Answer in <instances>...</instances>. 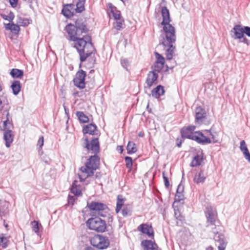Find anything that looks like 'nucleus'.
Wrapping results in <instances>:
<instances>
[{
	"label": "nucleus",
	"instance_id": "nucleus-58",
	"mask_svg": "<svg viewBox=\"0 0 250 250\" xmlns=\"http://www.w3.org/2000/svg\"><path fill=\"white\" fill-rule=\"evenodd\" d=\"M9 115V113H7V114L6 115L8 116Z\"/></svg>",
	"mask_w": 250,
	"mask_h": 250
},
{
	"label": "nucleus",
	"instance_id": "nucleus-36",
	"mask_svg": "<svg viewBox=\"0 0 250 250\" xmlns=\"http://www.w3.org/2000/svg\"><path fill=\"white\" fill-rule=\"evenodd\" d=\"M5 27L6 29H9L11 31H15V32H18L20 30L19 26L13 23H8L6 24Z\"/></svg>",
	"mask_w": 250,
	"mask_h": 250
},
{
	"label": "nucleus",
	"instance_id": "nucleus-15",
	"mask_svg": "<svg viewBox=\"0 0 250 250\" xmlns=\"http://www.w3.org/2000/svg\"><path fill=\"white\" fill-rule=\"evenodd\" d=\"M138 229L143 233L146 234L149 237L152 238L154 237V232L151 225L147 224H143L138 227Z\"/></svg>",
	"mask_w": 250,
	"mask_h": 250
},
{
	"label": "nucleus",
	"instance_id": "nucleus-23",
	"mask_svg": "<svg viewBox=\"0 0 250 250\" xmlns=\"http://www.w3.org/2000/svg\"><path fill=\"white\" fill-rule=\"evenodd\" d=\"M164 87L159 85L152 90L151 95L156 98H159L161 96L164 95Z\"/></svg>",
	"mask_w": 250,
	"mask_h": 250
},
{
	"label": "nucleus",
	"instance_id": "nucleus-52",
	"mask_svg": "<svg viewBox=\"0 0 250 250\" xmlns=\"http://www.w3.org/2000/svg\"><path fill=\"white\" fill-rule=\"evenodd\" d=\"M118 147L120 148L118 150H121V153H122V151H123V148H122V146H119Z\"/></svg>",
	"mask_w": 250,
	"mask_h": 250
},
{
	"label": "nucleus",
	"instance_id": "nucleus-10",
	"mask_svg": "<svg viewBox=\"0 0 250 250\" xmlns=\"http://www.w3.org/2000/svg\"><path fill=\"white\" fill-rule=\"evenodd\" d=\"M206 217L207 218V226H212V229L215 228V222L217 218V213L216 210L212 207L207 208Z\"/></svg>",
	"mask_w": 250,
	"mask_h": 250
},
{
	"label": "nucleus",
	"instance_id": "nucleus-19",
	"mask_svg": "<svg viewBox=\"0 0 250 250\" xmlns=\"http://www.w3.org/2000/svg\"><path fill=\"white\" fill-rule=\"evenodd\" d=\"M214 239L216 242L219 243V245L218 246V249H219V248L221 247H223L224 249L226 248L227 242L223 235L217 233H215Z\"/></svg>",
	"mask_w": 250,
	"mask_h": 250
},
{
	"label": "nucleus",
	"instance_id": "nucleus-31",
	"mask_svg": "<svg viewBox=\"0 0 250 250\" xmlns=\"http://www.w3.org/2000/svg\"><path fill=\"white\" fill-rule=\"evenodd\" d=\"M10 74L14 78H21L23 75V72L18 69H13L10 72Z\"/></svg>",
	"mask_w": 250,
	"mask_h": 250
},
{
	"label": "nucleus",
	"instance_id": "nucleus-55",
	"mask_svg": "<svg viewBox=\"0 0 250 250\" xmlns=\"http://www.w3.org/2000/svg\"><path fill=\"white\" fill-rule=\"evenodd\" d=\"M139 136H141V137H143V133H140L139 134Z\"/></svg>",
	"mask_w": 250,
	"mask_h": 250
},
{
	"label": "nucleus",
	"instance_id": "nucleus-56",
	"mask_svg": "<svg viewBox=\"0 0 250 250\" xmlns=\"http://www.w3.org/2000/svg\"><path fill=\"white\" fill-rule=\"evenodd\" d=\"M225 249H224L223 247L219 248V250H225Z\"/></svg>",
	"mask_w": 250,
	"mask_h": 250
},
{
	"label": "nucleus",
	"instance_id": "nucleus-32",
	"mask_svg": "<svg viewBox=\"0 0 250 250\" xmlns=\"http://www.w3.org/2000/svg\"><path fill=\"white\" fill-rule=\"evenodd\" d=\"M125 200L122 198L121 195H118L117 204H116V212L118 213L121 210L122 207L124 204Z\"/></svg>",
	"mask_w": 250,
	"mask_h": 250
},
{
	"label": "nucleus",
	"instance_id": "nucleus-51",
	"mask_svg": "<svg viewBox=\"0 0 250 250\" xmlns=\"http://www.w3.org/2000/svg\"><path fill=\"white\" fill-rule=\"evenodd\" d=\"M18 0H9V2L13 7H15L18 3Z\"/></svg>",
	"mask_w": 250,
	"mask_h": 250
},
{
	"label": "nucleus",
	"instance_id": "nucleus-30",
	"mask_svg": "<svg viewBox=\"0 0 250 250\" xmlns=\"http://www.w3.org/2000/svg\"><path fill=\"white\" fill-rule=\"evenodd\" d=\"M184 191V186L181 184H179L177 189V193L176 198L179 201L182 200L184 198V195L183 192Z\"/></svg>",
	"mask_w": 250,
	"mask_h": 250
},
{
	"label": "nucleus",
	"instance_id": "nucleus-13",
	"mask_svg": "<svg viewBox=\"0 0 250 250\" xmlns=\"http://www.w3.org/2000/svg\"><path fill=\"white\" fill-rule=\"evenodd\" d=\"M85 147L89 150H91L93 153L96 154L99 151V143L98 138L93 139L90 143H88L87 138L85 139Z\"/></svg>",
	"mask_w": 250,
	"mask_h": 250
},
{
	"label": "nucleus",
	"instance_id": "nucleus-27",
	"mask_svg": "<svg viewBox=\"0 0 250 250\" xmlns=\"http://www.w3.org/2000/svg\"><path fill=\"white\" fill-rule=\"evenodd\" d=\"M13 94L17 95L21 89V83L19 81H14L11 85Z\"/></svg>",
	"mask_w": 250,
	"mask_h": 250
},
{
	"label": "nucleus",
	"instance_id": "nucleus-45",
	"mask_svg": "<svg viewBox=\"0 0 250 250\" xmlns=\"http://www.w3.org/2000/svg\"><path fill=\"white\" fill-rule=\"evenodd\" d=\"M163 177L165 182V185L166 187H168L169 186V183L168 181V178L165 175V173L164 172H163Z\"/></svg>",
	"mask_w": 250,
	"mask_h": 250
},
{
	"label": "nucleus",
	"instance_id": "nucleus-2",
	"mask_svg": "<svg viewBox=\"0 0 250 250\" xmlns=\"http://www.w3.org/2000/svg\"><path fill=\"white\" fill-rule=\"evenodd\" d=\"M100 165V158L96 155L91 156L85 166L82 167L78 173L80 181L75 180L72 185L71 191L75 196L82 195V191L84 189V187L81 185L80 183L84 181L88 177L94 174Z\"/></svg>",
	"mask_w": 250,
	"mask_h": 250
},
{
	"label": "nucleus",
	"instance_id": "nucleus-35",
	"mask_svg": "<svg viewBox=\"0 0 250 250\" xmlns=\"http://www.w3.org/2000/svg\"><path fill=\"white\" fill-rule=\"evenodd\" d=\"M77 116L81 122L86 123L88 121V118L82 112H77Z\"/></svg>",
	"mask_w": 250,
	"mask_h": 250
},
{
	"label": "nucleus",
	"instance_id": "nucleus-41",
	"mask_svg": "<svg viewBox=\"0 0 250 250\" xmlns=\"http://www.w3.org/2000/svg\"><path fill=\"white\" fill-rule=\"evenodd\" d=\"M156 57V62H160L165 64V58L158 53H155Z\"/></svg>",
	"mask_w": 250,
	"mask_h": 250
},
{
	"label": "nucleus",
	"instance_id": "nucleus-21",
	"mask_svg": "<svg viewBox=\"0 0 250 250\" xmlns=\"http://www.w3.org/2000/svg\"><path fill=\"white\" fill-rule=\"evenodd\" d=\"M240 149L243 152L245 158L250 163V153L244 140H243L240 142Z\"/></svg>",
	"mask_w": 250,
	"mask_h": 250
},
{
	"label": "nucleus",
	"instance_id": "nucleus-38",
	"mask_svg": "<svg viewBox=\"0 0 250 250\" xmlns=\"http://www.w3.org/2000/svg\"><path fill=\"white\" fill-rule=\"evenodd\" d=\"M131 212V210L130 208V207L127 206H126L124 208L122 211V215L124 217L130 215Z\"/></svg>",
	"mask_w": 250,
	"mask_h": 250
},
{
	"label": "nucleus",
	"instance_id": "nucleus-57",
	"mask_svg": "<svg viewBox=\"0 0 250 250\" xmlns=\"http://www.w3.org/2000/svg\"><path fill=\"white\" fill-rule=\"evenodd\" d=\"M86 250H93V249L91 248H88Z\"/></svg>",
	"mask_w": 250,
	"mask_h": 250
},
{
	"label": "nucleus",
	"instance_id": "nucleus-33",
	"mask_svg": "<svg viewBox=\"0 0 250 250\" xmlns=\"http://www.w3.org/2000/svg\"><path fill=\"white\" fill-rule=\"evenodd\" d=\"M31 225L33 231H34L37 235L39 234V230L41 228H42V226L36 221H33L31 222Z\"/></svg>",
	"mask_w": 250,
	"mask_h": 250
},
{
	"label": "nucleus",
	"instance_id": "nucleus-11",
	"mask_svg": "<svg viewBox=\"0 0 250 250\" xmlns=\"http://www.w3.org/2000/svg\"><path fill=\"white\" fill-rule=\"evenodd\" d=\"M195 128L196 126L194 125H190L183 127L181 130L182 137L193 140V136H195L196 131H194Z\"/></svg>",
	"mask_w": 250,
	"mask_h": 250
},
{
	"label": "nucleus",
	"instance_id": "nucleus-7",
	"mask_svg": "<svg viewBox=\"0 0 250 250\" xmlns=\"http://www.w3.org/2000/svg\"><path fill=\"white\" fill-rule=\"evenodd\" d=\"M91 244L98 249H106L109 245L108 239L101 235H95L90 240Z\"/></svg>",
	"mask_w": 250,
	"mask_h": 250
},
{
	"label": "nucleus",
	"instance_id": "nucleus-18",
	"mask_svg": "<svg viewBox=\"0 0 250 250\" xmlns=\"http://www.w3.org/2000/svg\"><path fill=\"white\" fill-rule=\"evenodd\" d=\"M158 74L154 71L149 72L146 80V84L148 87H151L153 83L157 80Z\"/></svg>",
	"mask_w": 250,
	"mask_h": 250
},
{
	"label": "nucleus",
	"instance_id": "nucleus-4",
	"mask_svg": "<svg viewBox=\"0 0 250 250\" xmlns=\"http://www.w3.org/2000/svg\"><path fill=\"white\" fill-rule=\"evenodd\" d=\"M193 138L194 141L202 145L214 144L218 142L216 135L210 130H206L203 132L196 131L195 136H193Z\"/></svg>",
	"mask_w": 250,
	"mask_h": 250
},
{
	"label": "nucleus",
	"instance_id": "nucleus-34",
	"mask_svg": "<svg viewBox=\"0 0 250 250\" xmlns=\"http://www.w3.org/2000/svg\"><path fill=\"white\" fill-rule=\"evenodd\" d=\"M29 23L28 19H24L20 17L17 18V23L19 24V26H25L28 25Z\"/></svg>",
	"mask_w": 250,
	"mask_h": 250
},
{
	"label": "nucleus",
	"instance_id": "nucleus-44",
	"mask_svg": "<svg viewBox=\"0 0 250 250\" xmlns=\"http://www.w3.org/2000/svg\"><path fill=\"white\" fill-rule=\"evenodd\" d=\"M44 140L43 136H41L39 138L38 143L37 146H38L40 148H42V146L43 145Z\"/></svg>",
	"mask_w": 250,
	"mask_h": 250
},
{
	"label": "nucleus",
	"instance_id": "nucleus-16",
	"mask_svg": "<svg viewBox=\"0 0 250 250\" xmlns=\"http://www.w3.org/2000/svg\"><path fill=\"white\" fill-rule=\"evenodd\" d=\"M144 250H159L156 243L151 240H144L141 243Z\"/></svg>",
	"mask_w": 250,
	"mask_h": 250
},
{
	"label": "nucleus",
	"instance_id": "nucleus-40",
	"mask_svg": "<svg viewBox=\"0 0 250 250\" xmlns=\"http://www.w3.org/2000/svg\"><path fill=\"white\" fill-rule=\"evenodd\" d=\"M9 240L7 237H6L2 235L1 238V245L3 248H6L8 245Z\"/></svg>",
	"mask_w": 250,
	"mask_h": 250
},
{
	"label": "nucleus",
	"instance_id": "nucleus-47",
	"mask_svg": "<svg viewBox=\"0 0 250 250\" xmlns=\"http://www.w3.org/2000/svg\"><path fill=\"white\" fill-rule=\"evenodd\" d=\"M175 216L177 219L180 221H182L184 220L183 216L181 215L180 212L178 210H175Z\"/></svg>",
	"mask_w": 250,
	"mask_h": 250
},
{
	"label": "nucleus",
	"instance_id": "nucleus-8",
	"mask_svg": "<svg viewBox=\"0 0 250 250\" xmlns=\"http://www.w3.org/2000/svg\"><path fill=\"white\" fill-rule=\"evenodd\" d=\"M88 207L90 210L93 211V213L101 216H104L102 212L107 208L105 205L97 202H91L88 204Z\"/></svg>",
	"mask_w": 250,
	"mask_h": 250
},
{
	"label": "nucleus",
	"instance_id": "nucleus-5",
	"mask_svg": "<svg viewBox=\"0 0 250 250\" xmlns=\"http://www.w3.org/2000/svg\"><path fill=\"white\" fill-rule=\"evenodd\" d=\"M13 125L7 118L0 124V129L4 130V139L7 147H9L13 141L14 134L12 131Z\"/></svg>",
	"mask_w": 250,
	"mask_h": 250
},
{
	"label": "nucleus",
	"instance_id": "nucleus-29",
	"mask_svg": "<svg viewBox=\"0 0 250 250\" xmlns=\"http://www.w3.org/2000/svg\"><path fill=\"white\" fill-rule=\"evenodd\" d=\"M127 151L128 154H133L137 151V147L134 143L129 141L127 146Z\"/></svg>",
	"mask_w": 250,
	"mask_h": 250
},
{
	"label": "nucleus",
	"instance_id": "nucleus-25",
	"mask_svg": "<svg viewBox=\"0 0 250 250\" xmlns=\"http://www.w3.org/2000/svg\"><path fill=\"white\" fill-rule=\"evenodd\" d=\"M203 160V154L197 155L194 157L192 161L190 164V166L192 167H197L201 164Z\"/></svg>",
	"mask_w": 250,
	"mask_h": 250
},
{
	"label": "nucleus",
	"instance_id": "nucleus-43",
	"mask_svg": "<svg viewBox=\"0 0 250 250\" xmlns=\"http://www.w3.org/2000/svg\"><path fill=\"white\" fill-rule=\"evenodd\" d=\"M121 63L123 67L125 69L127 68L129 65V62L127 59L123 58L121 60Z\"/></svg>",
	"mask_w": 250,
	"mask_h": 250
},
{
	"label": "nucleus",
	"instance_id": "nucleus-42",
	"mask_svg": "<svg viewBox=\"0 0 250 250\" xmlns=\"http://www.w3.org/2000/svg\"><path fill=\"white\" fill-rule=\"evenodd\" d=\"M126 166L127 168H130L132 165V161L131 157H126L125 158Z\"/></svg>",
	"mask_w": 250,
	"mask_h": 250
},
{
	"label": "nucleus",
	"instance_id": "nucleus-48",
	"mask_svg": "<svg viewBox=\"0 0 250 250\" xmlns=\"http://www.w3.org/2000/svg\"><path fill=\"white\" fill-rule=\"evenodd\" d=\"M14 18V15L12 13H10L8 16H5V17H3V18L8 21H12Z\"/></svg>",
	"mask_w": 250,
	"mask_h": 250
},
{
	"label": "nucleus",
	"instance_id": "nucleus-49",
	"mask_svg": "<svg viewBox=\"0 0 250 250\" xmlns=\"http://www.w3.org/2000/svg\"><path fill=\"white\" fill-rule=\"evenodd\" d=\"M239 42L245 43L247 45H248L249 44V40L245 37L244 35V37H243V38H242L241 40H239Z\"/></svg>",
	"mask_w": 250,
	"mask_h": 250
},
{
	"label": "nucleus",
	"instance_id": "nucleus-54",
	"mask_svg": "<svg viewBox=\"0 0 250 250\" xmlns=\"http://www.w3.org/2000/svg\"><path fill=\"white\" fill-rule=\"evenodd\" d=\"M1 238H2V235H0V245H1Z\"/></svg>",
	"mask_w": 250,
	"mask_h": 250
},
{
	"label": "nucleus",
	"instance_id": "nucleus-20",
	"mask_svg": "<svg viewBox=\"0 0 250 250\" xmlns=\"http://www.w3.org/2000/svg\"><path fill=\"white\" fill-rule=\"evenodd\" d=\"M161 14L163 17L161 25L169 23L170 21L169 12L166 7L162 8Z\"/></svg>",
	"mask_w": 250,
	"mask_h": 250
},
{
	"label": "nucleus",
	"instance_id": "nucleus-28",
	"mask_svg": "<svg viewBox=\"0 0 250 250\" xmlns=\"http://www.w3.org/2000/svg\"><path fill=\"white\" fill-rule=\"evenodd\" d=\"M115 21H116L113 23L112 30L114 31L115 30L118 31L123 28L124 20L122 19H121L119 20H116Z\"/></svg>",
	"mask_w": 250,
	"mask_h": 250
},
{
	"label": "nucleus",
	"instance_id": "nucleus-39",
	"mask_svg": "<svg viewBox=\"0 0 250 250\" xmlns=\"http://www.w3.org/2000/svg\"><path fill=\"white\" fill-rule=\"evenodd\" d=\"M76 11L77 13H81L84 9L83 3L82 2H77L76 4Z\"/></svg>",
	"mask_w": 250,
	"mask_h": 250
},
{
	"label": "nucleus",
	"instance_id": "nucleus-24",
	"mask_svg": "<svg viewBox=\"0 0 250 250\" xmlns=\"http://www.w3.org/2000/svg\"><path fill=\"white\" fill-rule=\"evenodd\" d=\"M110 5L109 7L111 9L110 17H112L115 20L122 19L120 11L115 6H112L111 4H110Z\"/></svg>",
	"mask_w": 250,
	"mask_h": 250
},
{
	"label": "nucleus",
	"instance_id": "nucleus-37",
	"mask_svg": "<svg viewBox=\"0 0 250 250\" xmlns=\"http://www.w3.org/2000/svg\"><path fill=\"white\" fill-rule=\"evenodd\" d=\"M164 64L160 62H155L153 66V70L156 73H158L161 71L162 68L164 67Z\"/></svg>",
	"mask_w": 250,
	"mask_h": 250
},
{
	"label": "nucleus",
	"instance_id": "nucleus-9",
	"mask_svg": "<svg viewBox=\"0 0 250 250\" xmlns=\"http://www.w3.org/2000/svg\"><path fill=\"white\" fill-rule=\"evenodd\" d=\"M86 72L82 70L78 71L73 79L74 85L80 89L85 87V78Z\"/></svg>",
	"mask_w": 250,
	"mask_h": 250
},
{
	"label": "nucleus",
	"instance_id": "nucleus-6",
	"mask_svg": "<svg viewBox=\"0 0 250 250\" xmlns=\"http://www.w3.org/2000/svg\"><path fill=\"white\" fill-rule=\"evenodd\" d=\"M86 224L89 229L99 232H103L106 229L105 222L99 217L89 219Z\"/></svg>",
	"mask_w": 250,
	"mask_h": 250
},
{
	"label": "nucleus",
	"instance_id": "nucleus-26",
	"mask_svg": "<svg viewBox=\"0 0 250 250\" xmlns=\"http://www.w3.org/2000/svg\"><path fill=\"white\" fill-rule=\"evenodd\" d=\"M96 128L97 126L95 124H90L85 126L83 128V131L84 134H94Z\"/></svg>",
	"mask_w": 250,
	"mask_h": 250
},
{
	"label": "nucleus",
	"instance_id": "nucleus-14",
	"mask_svg": "<svg viewBox=\"0 0 250 250\" xmlns=\"http://www.w3.org/2000/svg\"><path fill=\"white\" fill-rule=\"evenodd\" d=\"M195 123L199 125L203 123L206 117V112L205 110L199 106L197 107L195 111Z\"/></svg>",
	"mask_w": 250,
	"mask_h": 250
},
{
	"label": "nucleus",
	"instance_id": "nucleus-17",
	"mask_svg": "<svg viewBox=\"0 0 250 250\" xmlns=\"http://www.w3.org/2000/svg\"><path fill=\"white\" fill-rule=\"evenodd\" d=\"M74 5L73 4H67L64 6L62 10V13L63 15L68 18L71 17L73 16V9H74Z\"/></svg>",
	"mask_w": 250,
	"mask_h": 250
},
{
	"label": "nucleus",
	"instance_id": "nucleus-1",
	"mask_svg": "<svg viewBox=\"0 0 250 250\" xmlns=\"http://www.w3.org/2000/svg\"><path fill=\"white\" fill-rule=\"evenodd\" d=\"M65 30L69 39L75 42V47L79 52L81 62L85 61L95 50L90 36H83L82 38L80 37L83 33L87 31L86 26L83 24H77L76 26L69 24L66 26Z\"/></svg>",
	"mask_w": 250,
	"mask_h": 250
},
{
	"label": "nucleus",
	"instance_id": "nucleus-46",
	"mask_svg": "<svg viewBox=\"0 0 250 250\" xmlns=\"http://www.w3.org/2000/svg\"><path fill=\"white\" fill-rule=\"evenodd\" d=\"M244 34H246L248 36L250 37V27L249 26H243Z\"/></svg>",
	"mask_w": 250,
	"mask_h": 250
},
{
	"label": "nucleus",
	"instance_id": "nucleus-22",
	"mask_svg": "<svg viewBox=\"0 0 250 250\" xmlns=\"http://www.w3.org/2000/svg\"><path fill=\"white\" fill-rule=\"evenodd\" d=\"M207 178V174L203 170H201L195 175L194 182L196 184L203 183Z\"/></svg>",
	"mask_w": 250,
	"mask_h": 250
},
{
	"label": "nucleus",
	"instance_id": "nucleus-12",
	"mask_svg": "<svg viewBox=\"0 0 250 250\" xmlns=\"http://www.w3.org/2000/svg\"><path fill=\"white\" fill-rule=\"evenodd\" d=\"M230 34L234 40H241L244 35L243 26L241 25H235L231 30Z\"/></svg>",
	"mask_w": 250,
	"mask_h": 250
},
{
	"label": "nucleus",
	"instance_id": "nucleus-50",
	"mask_svg": "<svg viewBox=\"0 0 250 250\" xmlns=\"http://www.w3.org/2000/svg\"><path fill=\"white\" fill-rule=\"evenodd\" d=\"M75 201V198L74 196H71L70 195L68 196V202L69 204L73 205Z\"/></svg>",
	"mask_w": 250,
	"mask_h": 250
},
{
	"label": "nucleus",
	"instance_id": "nucleus-53",
	"mask_svg": "<svg viewBox=\"0 0 250 250\" xmlns=\"http://www.w3.org/2000/svg\"><path fill=\"white\" fill-rule=\"evenodd\" d=\"M181 144H182L181 142H180L179 143H177V146H178L179 147H180L181 146Z\"/></svg>",
	"mask_w": 250,
	"mask_h": 250
},
{
	"label": "nucleus",
	"instance_id": "nucleus-3",
	"mask_svg": "<svg viewBox=\"0 0 250 250\" xmlns=\"http://www.w3.org/2000/svg\"><path fill=\"white\" fill-rule=\"evenodd\" d=\"M163 26L164 37L162 41V44L164 46L167 60H171L175 50L174 43L176 42V31L174 27L169 23L162 24Z\"/></svg>",
	"mask_w": 250,
	"mask_h": 250
}]
</instances>
